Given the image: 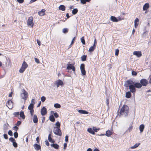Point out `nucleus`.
<instances>
[{
	"label": "nucleus",
	"mask_w": 151,
	"mask_h": 151,
	"mask_svg": "<svg viewBox=\"0 0 151 151\" xmlns=\"http://www.w3.org/2000/svg\"><path fill=\"white\" fill-rule=\"evenodd\" d=\"M129 112V108L128 106L125 104L124 105L119 112V114L120 116H124L126 117L128 116Z\"/></svg>",
	"instance_id": "f257e3e1"
},
{
	"label": "nucleus",
	"mask_w": 151,
	"mask_h": 151,
	"mask_svg": "<svg viewBox=\"0 0 151 151\" xmlns=\"http://www.w3.org/2000/svg\"><path fill=\"white\" fill-rule=\"evenodd\" d=\"M28 67V65L25 61H24L22 64L21 67L19 70L20 73H23Z\"/></svg>",
	"instance_id": "f03ea898"
},
{
	"label": "nucleus",
	"mask_w": 151,
	"mask_h": 151,
	"mask_svg": "<svg viewBox=\"0 0 151 151\" xmlns=\"http://www.w3.org/2000/svg\"><path fill=\"white\" fill-rule=\"evenodd\" d=\"M53 132L56 135L60 136L62 135V133L61 131L60 128L58 127H54L53 130Z\"/></svg>",
	"instance_id": "7ed1b4c3"
},
{
	"label": "nucleus",
	"mask_w": 151,
	"mask_h": 151,
	"mask_svg": "<svg viewBox=\"0 0 151 151\" xmlns=\"http://www.w3.org/2000/svg\"><path fill=\"white\" fill-rule=\"evenodd\" d=\"M33 20V19L32 17H30L29 18L27 22V25L28 26H30L32 27H33L34 25Z\"/></svg>",
	"instance_id": "20e7f679"
},
{
	"label": "nucleus",
	"mask_w": 151,
	"mask_h": 151,
	"mask_svg": "<svg viewBox=\"0 0 151 151\" xmlns=\"http://www.w3.org/2000/svg\"><path fill=\"white\" fill-rule=\"evenodd\" d=\"M22 92H23V93L21 94L22 98L25 100H26L28 96V93L24 89H23Z\"/></svg>",
	"instance_id": "39448f33"
},
{
	"label": "nucleus",
	"mask_w": 151,
	"mask_h": 151,
	"mask_svg": "<svg viewBox=\"0 0 151 151\" xmlns=\"http://www.w3.org/2000/svg\"><path fill=\"white\" fill-rule=\"evenodd\" d=\"M13 102L12 100H8L6 105L9 109H11L13 108Z\"/></svg>",
	"instance_id": "423d86ee"
},
{
	"label": "nucleus",
	"mask_w": 151,
	"mask_h": 151,
	"mask_svg": "<svg viewBox=\"0 0 151 151\" xmlns=\"http://www.w3.org/2000/svg\"><path fill=\"white\" fill-rule=\"evenodd\" d=\"M33 108L34 105L33 104H30L28 106V109L30 110V113L31 116H33V114H34V111Z\"/></svg>",
	"instance_id": "0eeeda50"
},
{
	"label": "nucleus",
	"mask_w": 151,
	"mask_h": 151,
	"mask_svg": "<svg viewBox=\"0 0 151 151\" xmlns=\"http://www.w3.org/2000/svg\"><path fill=\"white\" fill-rule=\"evenodd\" d=\"M85 65L84 64H81L80 66V69L82 75L85 76L86 74V71L85 69Z\"/></svg>",
	"instance_id": "6e6552de"
},
{
	"label": "nucleus",
	"mask_w": 151,
	"mask_h": 151,
	"mask_svg": "<svg viewBox=\"0 0 151 151\" xmlns=\"http://www.w3.org/2000/svg\"><path fill=\"white\" fill-rule=\"evenodd\" d=\"M134 83L133 81L128 80L125 82L124 86L126 87H128L129 85H132Z\"/></svg>",
	"instance_id": "1a4fd4ad"
},
{
	"label": "nucleus",
	"mask_w": 151,
	"mask_h": 151,
	"mask_svg": "<svg viewBox=\"0 0 151 151\" xmlns=\"http://www.w3.org/2000/svg\"><path fill=\"white\" fill-rule=\"evenodd\" d=\"M140 83L141 85H142V86H146L148 84L147 81L146 79L145 78L142 79L141 80Z\"/></svg>",
	"instance_id": "9d476101"
},
{
	"label": "nucleus",
	"mask_w": 151,
	"mask_h": 151,
	"mask_svg": "<svg viewBox=\"0 0 151 151\" xmlns=\"http://www.w3.org/2000/svg\"><path fill=\"white\" fill-rule=\"evenodd\" d=\"M67 69L68 70L72 69L73 71L75 72L76 70V68L74 66L72 65L71 64H68V66L67 67Z\"/></svg>",
	"instance_id": "9b49d317"
},
{
	"label": "nucleus",
	"mask_w": 151,
	"mask_h": 151,
	"mask_svg": "<svg viewBox=\"0 0 151 151\" xmlns=\"http://www.w3.org/2000/svg\"><path fill=\"white\" fill-rule=\"evenodd\" d=\"M129 87L131 92L132 93H134L135 92L136 89L134 85H129Z\"/></svg>",
	"instance_id": "f8f14e48"
},
{
	"label": "nucleus",
	"mask_w": 151,
	"mask_h": 151,
	"mask_svg": "<svg viewBox=\"0 0 151 151\" xmlns=\"http://www.w3.org/2000/svg\"><path fill=\"white\" fill-rule=\"evenodd\" d=\"M55 84L56 85L57 87H59L60 86L63 85V81L60 79L58 80L57 81H56Z\"/></svg>",
	"instance_id": "ddd939ff"
},
{
	"label": "nucleus",
	"mask_w": 151,
	"mask_h": 151,
	"mask_svg": "<svg viewBox=\"0 0 151 151\" xmlns=\"http://www.w3.org/2000/svg\"><path fill=\"white\" fill-rule=\"evenodd\" d=\"M32 117V120L34 123H37L38 122V118L37 116L36 115L33 114V116H31Z\"/></svg>",
	"instance_id": "4468645a"
},
{
	"label": "nucleus",
	"mask_w": 151,
	"mask_h": 151,
	"mask_svg": "<svg viewBox=\"0 0 151 151\" xmlns=\"http://www.w3.org/2000/svg\"><path fill=\"white\" fill-rule=\"evenodd\" d=\"M41 113L42 116L46 115L47 113V111L46 108L43 107L41 110Z\"/></svg>",
	"instance_id": "2eb2a0df"
},
{
	"label": "nucleus",
	"mask_w": 151,
	"mask_h": 151,
	"mask_svg": "<svg viewBox=\"0 0 151 151\" xmlns=\"http://www.w3.org/2000/svg\"><path fill=\"white\" fill-rule=\"evenodd\" d=\"M133 54L138 57H140L142 55L141 52L140 51H135L133 52Z\"/></svg>",
	"instance_id": "dca6fc26"
},
{
	"label": "nucleus",
	"mask_w": 151,
	"mask_h": 151,
	"mask_svg": "<svg viewBox=\"0 0 151 151\" xmlns=\"http://www.w3.org/2000/svg\"><path fill=\"white\" fill-rule=\"evenodd\" d=\"M52 133L51 132L49 134L48 136V140L50 142L54 143L55 142V141L52 138Z\"/></svg>",
	"instance_id": "f3484780"
},
{
	"label": "nucleus",
	"mask_w": 151,
	"mask_h": 151,
	"mask_svg": "<svg viewBox=\"0 0 151 151\" xmlns=\"http://www.w3.org/2000/svg\"><path fill=\"white\" fill-rule=\"evenodd\" d=\"M139 20L138 18H136L134 21V27L135 28H136L139 25Z\"/></svg>",
	"instance_id": "a211bd4d"
},
{
	"label": "nucleus",
	"mask_w": 151,
	"mask_h": 151,
	"mask_svg": "<svg viewBox=\"0 0 151 151\" xmlns=\"http://www.w3.org/2000/svg\"><path fill=\"white\" fill-rule=\"evenodd\" d=\"M150 7L149 4L148 3L145 4L143 6V10L145 11L147 9Z\"/></svg>",
	"instance_id": "6ab92c4d"
},
{
	"label": "nucleus",
	"mask_w": 151,
	"mask_h": 151,
	"mask_svg": "<svg viewBox=\"0 0 151 151\" xmlns=\"http://www.w3.org/2000/svg\"><path fill=\"white\" fill-rule=\"evenodd\" d=\"M45 9H42L41 11L38 12V14L41 16H44L45 15Z\"/></svg>",
	"instance_id": "aec40b11"
},
{
	"label": "nucleus",
	"mask_w": 151,
	"mask_h": 151,
	"mask_svg": "<svg viewBox=\"0 0 151 151\" xmlns=\"http://www.w3.org/2000/svg\"><path fill=\"white\" fill-rule=\"evenodd\" d=\"M135 88H139L142 87V85L140 83H136L133 84Z\"/></svg>",
	"instance_id": "412c9836"
},
{
	"label": "nucleus",
	"mask_w": 151,
	"mask_h": 151,
	"mask_svg": "<svg viewBox=\"0 0 151 151\" xmlns=\"http://www.w3.org/2000/svg\"><path fill=\"white\" fill-rule=\"evenodd\" d=\"M34 147L35 149L37 150H39L41 149V146L40 145L37 144H35L34 145Z\"/></svg>",
	"instance_id": "4be33fe9"
},
{
	"label": "nucleus",
	"mask_w": 151,
	"mask_h": 151,
	"mask_svg": "<svg viewBox=\"0 0 151 151\" xmlns=\"http://www.w3.org/2000/svg\"><path fill=\"white\" fill-rule=\"evenodd\" d=\"M110 20L113 22H118L117 19L115 17L111 16L110 17Z\"/></svg>",
	"instance_id": "5701e85b"
},
{
	"label": "nucleus",
	"mask_w": 151,
	"mask_h": 151,
	"mask_svg": "<svg viewBox=\"0 0 151 151\" xmlns=\"http://www.w3.org/2000/svg\"><path fill=\"white\" fill-rule=\"evenodd\" d=\"M78 111L79 113L81 114H87L88 113V111L84 110H79Z\"/></svg>",
	"instance_id": "b1692460"
},
{
	"label": "nucleus",
	"mask_w": 151,
	"mask_h": 151,
	"mask_svg": "<svg viewBox=\"0 0 151 151\" xmlns=\"http://www.w3.org/2000/svg\"><path fill=\"white\" fill-rule=\"evenodd\" d=\"M87 131L90 134H95V133L94 131H93V129L91 128H88L87 129Z\"/></svg>",
	"instance_id": "393cba45"
},
{
	"label": "nucleus",
	"mask_w": 151,
	"mask_h": 151,
	"mask_svg": "<svg viewBox=\"0 0 151 151\" xmlns=\"http://www.w3.org/2000/svg\"><path fill=\"white\" fill-rule=\"evenodd\" d=\"M51 147H53L55 149H58L59 148V145L56 144H51L50 145Z\"/></svg>",
	"instance_id": "a878e982"
},
{
	"label": "nucleus",
	"mask_w": 151,
	"mask_h": 151,
	"mask_svg": "<svg viewBox=\"0 0 151 151\" xmlns=\"http://www.w3.org/2000/svg\"><path fill=\"white\" fill-rule=\"evenodd\" d=\"M112 132L111 130H108L106 131V134H105L107 137H109L112 134Z\"/></svg>",
	"instance_id": "bb28decb"
},
{
	"label": "nucleus",
	"mask_w": 151,
	"mask_h": 151,
	"mask_svg": "<svg viewBox=\"0 0 151 151\" xmlns=\"http://www.w3.org/2000/svg\"><path fill=\"white\" fill-rule=\"evenodd\" d=\"M59 10L62 11H64L65 10V7L63 5H60L58 8Z\"/></svg>",
	"instance_id": "cd10ccee"
},
{
	"label": "nucleus",
	"mask_w": 151,
	"mask_h": 151,
	"mask_svg": "<svg viewBox=\"0 0 151 151\" xmlns=\"http://www.w3.org/2000/svg\"><path fill=\"white\" fill-rule=\"evenodd\" d=\"M96 48V45H93L92 46L90 47L88 51L89 52H93Z\"/></svg>",
	"instance_id": "c85d7f7f"
},
{
	"label": "nucleus",
	"mask_w": 151,
	"mask_h": 151,
	"mask_svg": "<svg viewBox=\"0 0 151 151\" xmlns=\"http://www.w3.org/2000/svg\"><path fill=\"white\" fill-rule=\"evenodd\" d=\"M132 96V94L131 92L128 91L126 93V97L127 98H130Z\"/></svg>",
	"instance_id": "c756f323"
},
{
	"label": "nucleus",
	"mask_w": 151,
	"mask_h": 151,
	"mask_svg": "<svg viewBox=\"0 0 151 151\" xmlns=\"http://www.w3.org/2000/svg\"><path fill=\"white\" fill-rule=\"evenodd\" d=\"M50 120L52 122H54L55 121V118L53 115H50L49 116Z\"/></svg>",
	"instance_id": "7c9ffc66"
},
{
	"label": "nucleus",
	"mask_w": 151,
	"mask_h": 151,
	"mask_svg": "<svg viewBox=\"0 0 151 151\" xmlns=\"http://www.w3.org/2000/svg\"><path fill=\"white\" fill-rule=\"evenodd\" d=\"M20 116L23 119H25V116L24 114V113L23 111H21L19 113Z\"/></svg>",
	"instance_id": "2f4dec72"
},
{
	"label": "nucleus",
	"mask_w": 151,
	"mask_h": 151,
	"mask_svg": "<svg viewBox=\"0 0 151 151\" xmlns=\"http://www.w3.org/2000/svg\"><path fill=\"white\" fill-rule=\"evenodd\" d=\"M145 126L143 124L140 125L139 126V129L141 132H142L144 129Z\"/></svg>",
	"instance_id": "473e14b6"
},
{
	"label": "nucleus",
	"mask_w": 151,
	"mask_h": 151,
	"mask_svg": "<svg viewBox=\"0 0 151 151\" xmlns=\"http://www.w3.org/2000/svg\"><path fill=\"white\" fill-rule=\"evenodd\" d=\"M51 114H54V116L56 118H57L59 117V116L58 114V113L57 112H55V113H54V111H51Z\"/></svg>",
	"instance_id": "72a5a7b5"
},
{
	"label": "nucleus",
	"mask_w": 151,
	"mask_h": 151,
	"mask_svg": "<svg viewBox=\"0 0 151 151\" xmlns=\"http://www.w3.org/2000/svg\"><path fill=\"white\" fill-rule=\"evenodd\" d=\"M140 145V143H137L135 144L133 146H132L131 147V149H134L137 147H138L139 145Z\"/></svg>",
	"instance_id": "f704fd0d"
},
{
	"label": "nucleus",
	"mask_w": 151,
	"mask_h": 151,
	"mask_svg": "<svg viewBox=\"0 0 151 151\" xmlns=\"http://www.w3.org/2000/svg\"><path fill=\"white\" fill-rule=\"evenodd\" d=\"M78 11V9H74L72 10V13L73 15L76 14L77 13Z\"/></svg>",
	"instance_id": "c9c22d12"
},
{
	"label": "nucleus",
	"mask_w": 151,
	"mask_h": 151,
	"mask_svg": "<svg viewBox=\"0 0 151 151\" xmlns=\"http://www.w3.org/2000/svg\"><path fill=\"white\" fill-rule=\"evenodd\" d=\"M87 55H83L81 57V60L83 61H85L86 59Z\"/></svg>",
	"instance_id": "e433bc0d"
},
{
	"label": "nucleus",
	"mask_w": 151,
	"mask_h": 151,
	"mask_svg": "<svg viewBox=\"0 0 151 151\" xmlns=\"http://www.w3.org/2000/svg\"><path fill=\"white\" fill-rule=\"evenodd\" d=\"M81 42L82 43L83 45H85L86 43H85V40L84 39V36H83L81 38Z\"/></svg>",
	"instance_id": "4c0bfd02"
},
{
	"label": "nucleus",
	"mask_w": 151,
	"mask_h": 151,
	"mask_svg": "<svg viewBox=\"0 0 151 151\" xmlns=\"http://www.w3.org/2000/svg\"><path fill=\"white\" fill-rule=\"evenodd\" d=\"M54 106L56 108H60L61 106L59 104L56 103L54 104Z\"/></svg>",
	"instance_id": "58836bf2"
},
{
	"label": "nucleus",
	"mask_w": 151,
	"mask_h": 151,
	"mask_svg": "<svg viewBox=\"0 0 151 151\" xmlns=\"http://www.w3.org/2000/svg\"><path fill=\"white\" fill-rule=\"evenodd\" d=\"M13 115L17 117H18L19 115V112H16L13 113Z\"/></svg>",
	"instance_id": "ea45409f"
},
{
	"label": "nucleus",
	"mask_w": 151,
	"mask_h": 151,
	"mask_svg": "<svg viewBox=\"0 0 151 151\" xmlns=\"http://www.w3.org/2000/svg\"><path fill=\"white\" fill-rule=\"evenodd\" d=\"M93 131H94V132H96L98 131H99L100 130V128H97L95 127H93Z\"/></svg>",
	"instance_id": "a19ab883"
},
{
	"label": "nucleus",
	"mask_w": 151,
	"mask_h": 151,
	"mask_svg": "<svg viewBox=\"0 0 151 151\" xmlns=\"http://www.w3.org/2000/svg\"><path fill=\"white\" fill-rule=\"evenodd\" d=\"M68 31V29L67 28H65L63 29V32L64 33H67Z\"/></svg>",
	"instance_id": "79ce46f5"
},
{
	"label": "nucleus",
	"mask_w": 151,
	"mask_h": 151,
	"mask_svg": "<svg viewBox=\"0 0 151 151\" xmlns=\"http://www.w3.org/2000/svg\"><path fill=\"white\" fill-rule=\"evenodd\" d=\"M9 139V141L13 143L16 141L15 140L13 137H10Z\"/></svg>",
	"instance_id": "37998d69"
},
{
	"label": "nucleus",
	"mask_w": 151,
	"mask_h": 151,
	"mask_svg": "<svg viewBox=\"0 0 151 151\" xmlns=\"http://www.w3.org/2000/svg\"><path fill=\"white\" fill-rule=\"evenodd\" d=\"M14 136L15 138H17L18 137V133L17 132H15L14 134Z\"/></svg>",
	"instance_id": "c03bdc74"
},
{
	"label": "nucleus",
	"mask_w": 151,
	"mask_h": 151,
	"mask_svg": "<svg viewBox=\"0 0 151 151\" xmlns=\"http://www.w3.org/2000/svg\"><path fill=\"white\" fill-rule=\"evenodd\" d=\"M132 129H133V126L132 125H131L129 127V128H128V129L127 130V131H128L129 132L132 131Z\"/></svg>",
	"instance_id": "a18cd8bd"
},
{
	"label": "nucleus",
	"mask_w": 151,
	"mask_h": 151,
	"mask_svg": "<svg viewBox=\"0 0 151 151\" xmlns=\"http://www.w3.org/2000/svg\"><path fill=\"white\" fill-rule=\"evenodd\" d=\"M55 125L58 128H60V122H57L56 123Z\"/></svg>",
	"instance_id": "49530a36"
},
{
	"label": "nucleus",
	"mask_w": 151,
	"mask_h": 151,
	"mask_svg": "<svg viewBox=\"0 0 151 151\" xmlns=\"http://www.w3.org/2000/svg\"><path fill=\"white\" fill-rule=\"evenodd\" d=\"M41 100L42 102H44L46 100V98L44 96H42L41 97Z\"/></svg>",
	"instance_id": "de8ad7c7"
},
{
	"label": "nucleus",
	"mask_w": 151,
	"mask_h": 151,
	"mask_svg": "<svg viewBox=\"0 0 151 151\" xmlns=\"http://www.w3.org/2000/svg\"><path fill=\"white\" fill-rule=\"evenodd\" d=\"M132 74L133 76H136L137 75V73L136 71H133L132 72Z\"/></svg>",
	"instance_id": "09e8293b"
},
{
	"label": "nucleus",
	"mask_w": 151,
	"mask_h": 151,
	"mask_svg": "<svg viewBox=\"0 0 151 151\" xmlns=\"http://www.w3.org/2000/svg\"><path fill=\"white\" fill-rule=\"evenodd\" d=\"M119 50L118 49H116L115 50V55L116 56H118L119 54Z\"/></svg>",
	"instance_id": "8fccbe9b"
},
{
	"label": "nucleus",
	"mask_w": 151,
	"mask_h": 151,
	"mask_svg": "<svg viewBox=\"0 0 151 151\" xmlns=\"http://www.w3.org/2000/svg\"><path fill=\"white\" fill-rule=\"evenodd\" d=\"M13 146H14V147H17V144L16 142V141H15L14 142H13Z\"/></svg>",
	"instance_id": "3c124183"
},
{
	"label": "nucleus",
	"mask_w": 151,
	"mask_h": 151,
	"mask_svg": "<svg viewBox=\"0 0 151 151\" xmlns=\"http://www.w3.org/2000/svg\"><path fill=\"white\" fill-rule=\"evenodd\" d=\"M18 129V127L17 126H15L14 127H13V130L16 131H17Z\"/></svg>",
	"instance_id": "603ef678"
},
{
	"label": "nucleus",
	"mask_w": 151,
	"mask_h": 151,
	"mask_svg": "<svg viewBox=\"0 0 151 151\" xmlns=\"http://www.w3.org/2000/svg\"><path fill=\"white\" fill-rule=\"evenodd\" d=\"M8 134L10 136H12L13 135L12 132L11 130L8 131Z\"/></svg>",
	"instance_id": "864d4df0"
},
{
	"label": "nucleus",
	"mask_w": 151,
	"mask_h": 151,
	"mask_svg": "<svg viewBox=\"0 0 151 151\" xmlns=\"http://www.w3.org/2000/svg\"><path fill=\"white\" fill-rule=\"evenodd\" d=\"M35 62L37 63H40V60L36 58H35Z\"/></svg>",
	"instance_id": "5fc2aeb1"
},
{
	"label": "nucleus",
	"mask_w": 151,
	"mask_h": 151,
	"mask_svg": "<svg viewBox=\"0 0 151 151\" xmlns=\"http://www.w3.org/2000/svg\"><path fill=\"white\" fill-rule=\"evenodd\" d=\"M21 124V122L20 121H18L17 123L15 124L16 126H18L20 125Z\"/></svg>",
	"instance_id": "6e6d98bb"
},
{
	"label": "nucleus",
	"mask_w": 151,
	"mask_h": 151,
	"mask_svg": "<svg viewBox=\"0 0 151 151\" xmlns=\"http://www.w3.org/2000/svg\"><path fill=\"white\" fill-rule=\"evenodd\" d=\"M123 19H124V18H121L120 17H118L117 20H118V22Z\"/></svg>",
	"instance_id": "4d7b16f0"
},
{
	"label": "nucleus",
	"mask_w": 151,
	"mask_h": 151,
	"mask_svg": "<svg viewBox=\"0 0 151 151\" xmlns=\"http://www.w3.org/2000/svg\"><path fill=\"white\" fill-rule=\"evenodd\" d=\"M81 2L83 4H85L86 3V0H81Z\"/></svg>",
	"instance_id": "13d9d810"
},
{
	"label": "nucleus",
	"mask_w": 151,
	"mask_h": 151,
	"mask_svg": "<svg viewBox=\"0 0 151 151\" xmlns=\"http://www.w3.org/2000/svg\"><path fill=\"white\" fill-rule=\"evenodd\" d=\"M4 138L6 139H7L8 138L7 135L6 134H4Z\"/></svg>",
	"instance_id": "bf43d9fd"
},
{
	"label": "nucleus",
	"mask_w": 151,
	"mask_h": 151,
	"mask_svg": "<svg viewBox=\"0 0 151 151\" xmlns=\"http://www.w3.org/2000/svg\"><path fill=\"white\" fill-rule=\"evenodd\" d=\"M17 1L19 3H22L24 1V0H17Z\"/></svg>",
	"instance_id": "052dcab7"
},
{
	"label": "nucleus",
	"mask_w": 151,
	"mask_h": 151,
	"mask_svg": "<svg viewBox=\"0 0 151 151\" xmlns=\"http://www.w3.org/2000/svg\"><path fill=\"white\" fill-rule=\"evenodd\" d=\"M46 145L48 146H49L50 144L49 142L47 141V140H46L45 141Z\"/></svg>",
	"instance_id": "680f3d73"
},
{
	"label": "nucleus",
	"mask_w": 151,
	"mask_h": 151,
	"mask_svg": "<svg viewBox=\"0 0 151 151\" xmlns=\"http://www.w3.org/2000/svg\"><path fill=\"white\" fill-rule=\"evenodd\" d=\"M36 140L37 141V143H39L40 142V139L39 137H37L36 139Z\"/></svg>",
	"instance_id": "e2e57ef3"
},
{
	"label": "nucleus",
	"mask_w": 151,
	"mask_h": 151,
	"mask_svg": "<svg viewBox=\"0 0 151 151\" xmlns=\"http://www.w3.org/2000/svg\"><path fill=\"white\" fill-rule=\"evenodd\" d=\"M37 42L38 45L40 46L41 45V42L40 41L37 39Z\"/></svg>",
	"instance_id": "0e129e2a"
},
{
	"label": "nucleus",
	"mask_w": 151,
	"mask_h": 151,
	"mask_svg": "<svg viewBox=\"0 0 151 151\" xmlns=\"http://www.w3.org/2000/svg\"><path fill=\"white\" fill-rule=\"evenodd\" d=\"M68 136L66 135L65 137V141L66 142H68Z\"/></svg>",
	"instance_id": "69168bd1"
},
{
	"label": "nucleus",
	"mask_w": 151,
	"mask_h": 151,
	"mask_svg": "<svg viewBox=\"0 0 151 151\" xmlns=\"http://www.w3.org/2000/svg\"><path fill=\"white\" fill-rule=\"evenodd\" d=\"M67 144L66 143H65L64 144V147L63 149L65 150L66 149V148L67 147Z\"/></svg>",
	"instance_id": "338daca9"
},
{
	"label": "nucleus",
	"mask_w": 151,
	"mask_h": 151,
	"mask_svg": "<svg viewBox=\"0 0 151 151\" xmlns=\"http://www.w3.org/2000/svg\"><path fill=\"white\" fill-rule=\"evenodd\" d=\"M35 104V99H32V100H31V104H33V105H34Z\"/></svg>",
	"instance_id": "774afa93"
}]
</instances>
